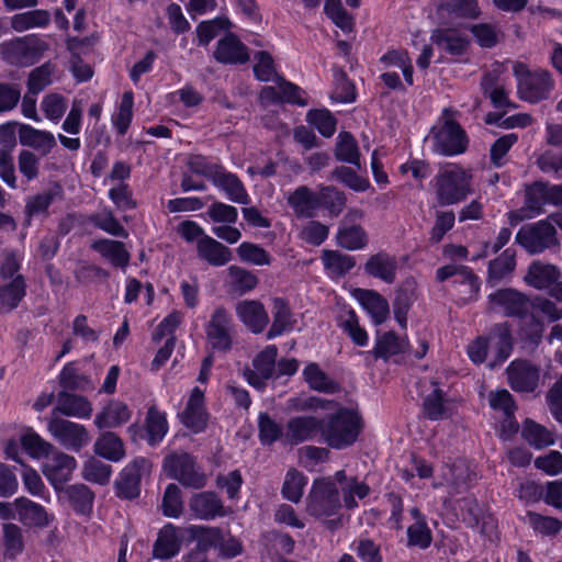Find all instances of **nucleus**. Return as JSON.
<instances>
[{
    "instance_id": "obj_1",
    "label": "nucleus",
    "mask_w": 562,
    "mask_h": 562,
    "mask_svg": "<svg viewBox=\"0 0 562 562\" xmlns=\"http://www.w3.org/2000/svg\"><path fill=\"white\" fill-rule=\"evenodd\" d=\"M515 337L512 324L507 321L495 323L483 334L476 336L467 347V355L472 363L480 366L491 358L487 368H501L513 355Z\"/></svg>"
},
{
    "instance_id": "obj_2",
    "label": "nucleus",
    "mask_w": 562,
    "mask_h": 562,
    "mask_svg": "<svg viewBox=\"0 0 562 562\" xmlns=\"http://www.w3.org/2000/svg\"><path fill=\"white\" fill-rule=\"evenodd\" d=\"M342 507L339 490L329 479H316L306 498V512L311 517L323 520L325 528L331 532L342 527Z\"/></svg>"
},
{
    "instance_id": "obj_3",
    "label": "nucleus",
    "mask_w": 562,
    "mask_h": 562,
    "mask_svg": "<svg viewBox=\"0 0 562 562\" xmlns=\"http://www.w3.org/2000/svg\"><path fill=\"white\" fill-rule=\"evenodd\" d=\"M321 436L331 449L342 450L355 445L363 429V418L355 409L339 407L321 418Z\"/></svg>"
},
{
    "instance_id": "obj_4",
    "label": "nucleus",
    "mask_w": 562,
    "mask_h": 562,
    "mask_svg": "<svg viewBox=\"0 0 562 562\" xmlns=\"http://www.w3.org/2000/svg\"><path fill=\"white\" fill-rule=\"evenodd\" d=\"M434 181L439 206L459 204L472 193L471 176L458 166L440 170Z\"/></svg>"
},
{
    "instance_id": "obj_5",
    "label": "nucleus",
    "mask_w": 562,
    "mask_h": 562,
    "mask_svg": "<svg viewBox=\"0 0 562 562\" xmlns=\"http://www.w3.org/2000/svg\"><path fill=\"white\" fill-rule=\"evenodd\" d=\"M513 74L520 99L530 103L546 100L553 88L551 75L547 70L531 71L525 63L516 61Z\"/></svg>"
},
{
    "instance_id": "obj_6",
    "label": "nucleus",
    "mask_w": 562,
    "mask_h": 562,
    "mask_svg": "<svg viewBox=\"0 0 562 562\" xmlns=\"http://www.w3.org/2000/svg\"><path fill=\"white\" fill-rule=\"evenodd\" d=\"M168 476L182 486L201 490L206 485L207 476L198 464L196 458L189 452L171 453L164 460Z\"/></svg>"
},
{
    "instance_id": "obj_7",
    "label": "nucleus",
    "mask_w": 562,
    "mask_h": 562,
    "mask_svg": "<svg viewBox=\"0 0 562 562\" xmlns=\"http://www.w3.org/2000/svg\"><path fill=\"white\" fill-rule=\"evenodd\" d=\"M48 45L36 35H27L1 44L3 59L11 64L33 65L47 50Z\"/></svg>"
},
{
    "instance_id": "obj_8",
    "label": "nucleus",
    "mask_w": 562,
    "mask_h": 562,
    "mask_svg": "<svg viewBox=\"0 0 562 562\" xmlns=\"http://www.w3.org/2000/svg\"><path fill=\"white\" fill-rule=\"evenodd\" d=\"M432 143L438 154L445 157H456L468 150L470 139L457 120L446 119L442 125L434 133Z\"/></svg>"
},
{
    "instance_id": "obj_9",
    "label": "nucleus",
    "mask_w": 562,
    "mask_h": 562,
    "mask_svg": "<svg viewBox=\"0 0 562 562\" xmlns=\"http://www.w3.org/2000/svg\"><path fill=\"white\" fill-rule=\"evenodd\" d=\"M515 241L530 255L541 254L558 243L557 231L548 221H538L522 225L515 236Z\"/></svg>"
},
{
    "instance_id": "obj_10",
    "label": "nucleus",
    "mask_w": 562,
    "mask_h": 562,
    "mask_svg": "<svg viewBox=\"0 0 562 562\" xmlns=\"http://www.w3.org/2000/svg\"><path fill=\"white\" fill-rule=\"evenodd\" d=\"M150 467L145 457H136L128 462L114 481V494L122 501H135L140 496L144 471Z\"/></svg>"
},
{
    "instance_id": "obj_11",
    "label": "nucleus",
    "mask_w": 562,
    "mask_h": 562,
    "mask_svg": "<svg viewBox=\"0 0 562 562\" xmlns=\"http://www.w3.org/2000/svg\"><path fill=\"white\" fill-rule=\"evenodd\" d=\"M540 367L528 359L516 358L505 370L508 386L516 393L536 392L540 382Z\"/></svg>"
},
{
    "instance_id": "obj_12",
    "label": "nucleus",
    "mask_w": 562,
    "mask_h": 562,
    "mask_svg": "<svg viewBox=\"0 0 562 562\" xmlns=\"http://www.w3.org/2000/svg\"><path fill=\"white\" fill-rule=\"evenodd\" d=\"M47 430L65 449L74 452L81 451L90 441L86 426L68 419H49Z\"/></svg>"
},
{
    "instance_id": "obj_13",
    "label": "nucleus",
    "mask_w": 562,
    "mask_h": 562,
    "mask_svg": "<svg viewBox=\"0 0 562 562\" xmlns=\"http://www.w3.org/2000/svg\"><path fill=\"white\" fill-rule=\"evenodd\" d=\"M487 302L492 311H501L506 317L524 319L529 314L528 296L513 288H503L490 293Z\"/></svg>"
},
{
    "instance_id": "obj_14",
    "label": "nucleus",
    "mask_w": 562,
    "mask_h": 562,
    "mask_svg": "<svg viewBox=\"0 0 562 562\" xmlns=\"http://www.w3.org/2000/svg\"><path fill=\"white\" fill-rule=\"evenodd\" d=\"M210 417L205 407L204 392L199 386H194L183 411L179 414L180 422L190 432L199 435L206 430Z\"/></svg>"
},
{
    "instance_id": "obj_15",
    "label": "nucleus",
    "mask_w": 562,
    "mask_h": 562,
    "mask_svg": "<svg viewBox=\"0 0 562 562\" xmlns=\"http://www.w3.org/2000/svg\"><path fill=\"white\" fill-rule=\"evenodd\" d=\"M169 430L167 414L158 409L156 405L148 407L144 426L133 424L128 427V431L133 436H138L146 440L150 447H157L162 442Z\"/></svg>"
},
{
    "instance_id": "obj_16",
    "label": "nucleus",
    "mask_w": 562,
    "mask_h": 562,
    "mask_svg": "<svg viewBox=\"0 0 562 562\" xmlns=\"http://www.w3.org/2000/svg\"><path fill=\"white\" fill-rule=\"evenodd\" d=\"M453 278V285H465L468 286L467 299L469 301H477L480 296L482 281L477 274L474 273L473 269L464 265L449 263L439 267L436 271V280L438 282H445Z\"/></svg>"
},
{
    "instance_id": "obj_17",
    "label": "nucleus",
    "mask_w": 562,
    "mask_h": 562,
    "mask_svg": "<svg viewBox=\"0 0 562 562\" xmlns=\"http://www.w3.org/2000/svg\"><path fill=\"white\" fill-rule=\"evenodd\" d=\"M214 59L222 65H245L250 59L248 46L233 32H226L217 41Z\"/></svg>"
},
{
    "instance_id": "obj_18",
    "label": "nucleus",
    "mask_w": 562,
    "mask_h": 562,
    "mask_svg": "<svg viewBox=\"0 0 562 562\" xmlns=\"http://www.w3.org/2000/svg\"><path fill=\"white\" fill-rule=\"evenodd\" d=\"M184 540L183 529L172 522L165 524L158 531L153 544V557L158 560H170L177 557Z\"/></svg>"
},
{
    "instance_id": "obj_19",
    "label": "nucleus",
    "mask_w": 562,
    "mask_h": 562,
    "mask_svg": "<svg viewBox=\"0 0 562 562\" xmlns=\"http://www.w3.org/2000/svg\"><path fill=\"white\" fill-rule=\"evenodd\" d=\"M231 316L224 306L214 310L209 321L205 333L212 348L218 351H228L233 341L229 334Z\"/></svg>"
},
{
    "instance_id": "obj_20",
    "label": "nucleus",
    "mask_w": 562,
    "mask_h": 562,
    "mask_svg": "<svg viewBox=\"0 0 562 562\" xmlns=\"http://www.w3.org/2000/svg\"><path fill=\"white\" fill-rule=\"evenodd\" d=\"M398 262L395 255L380 250L370 255L363 265V273L378 279L385 284H393L396 280Z\"/></svg>"
},
{
    "instance_id": "obj_21",
    "label": "nucleus",
    "mask_w": 562,
    "mask_h": 562,
    "mask_svg": "<svg viewBox=\"0 0 562 562\" xmlns=\"http://www.w3.org/2000/svg\"><path fill=\"white\" fill-rule=\"evenodd\" d=\"M18 508V520L26 528L44 529L54 520V515L47 513L46 508L25 496L15 498Z\"/></svg>"
},
{
    "instance_id": "obj_22",
    "label": "nucleus",
    "mask_w": 562,
    "mask_h": 562,
    "mask_svg": "<svg viewBox=\"0 0 562 562\" xmlns=\"http://www.w3.org/2000/svg\"><path fill=\"white\" fill-rule=\"evenodd\" d=\"M189 507L194 517L202 520H213L227 514L223 502L213 491L193 494L189 501Z\"/></svg>"
},
{
    "instance_id": "obj_23",
    "label": "nucleus",
    "mask_w": 562,
    "mask_h": 562,
    "mask_svg": "<svg viewBox=\"0 0 562 562\" xmlns=\"http://www.w3.org/2000/svg\"><path fill=\"white\" fill-rule=\"evenodd\" d=\"M322 420L312 415L291 417L286 423L285 437L291 445H300L312 440L316 434H321Z\"/></svg>"
},
{
    "instance_id": "obj_24",
    "label": "nucleus",
    "mask_w": 562,
    "mask_h": 562,
    "mask_svg": "<svg viewBox=\"0 0 562 562\" xmlns=\"http://www.w3.org/2000/svg\"><path fill=\"white\" fill-rule=\"evenodd\" d=\"M353 296L361 307L371 316L374 325H382L390 315L387 300L375 290L355 289Z\"/></svg>"
},
{
    "instance_id": "obj_25",
    "label": "nucleus",
    "mask_w": 562,
    "mask_h": 562,
    "mask_svg": "<svg viewBox=\"0 0 562 562\" xmlns=\"http://www.w3.org/2000/svg\"><path fill=\"white\" fill-rule=\"evenodd\" d=\"M239 321L254 334H260L269 324V316L260 301L244 300L236 305Z\"/></svg>"
},
{
    "instance_id": "obj_26",
    "label": "nucleus",
    "mask_w": 562,
    "mask_h": 562,
    "mask_svg": "<svg viewBox=\"0 0 562 562\" xmlns=\"http://www.w3.org/2000/svg\"><path fill=\"white\" fill-rule=\"evenodd\" d=\"M54 413L63 416L89 419L92 414L91 402L83 395L74 392L59 391L56 395Z\"/></svg>"
},
{
    "instance_id": "obj_27",
    "label": "nucleus",
    "mask_w": 562,
    "mask_h": 562,
    "mask_svg": "<svg viewBox=\"0 0 562 562\" xmlns=\"http://www.w3.org/2000/svg\"><path fill=\"white\" fill-rule=\"evenodd\" d=\"M91 249L109 260L114 268L125 269L131 260V254L121 240L100 238L91 244Z\"/></svg>"
},
{
    "instance_id": "obj_28",
    "label": "nucleus",
    "mask_w": 562,
    "mask_h": 562,
    "mask_svg": "<svg viewBox=\"0 0 562 562\" xmlns=\"http://www.w3.org/2000/svg\"><path fill=\"white\" fill-rule=\"evenodd\" d=\"M212 183L224 191L227 199L234 203L248 204L250 202V198L243 181L236 173L227 171L224 166L213 179Z\"/></svg>"
},
{
    "instance_id": "obj_29",
    "label": "nucleus",
    "mask_w": 562,
    "mask_h": 562,
    "mask_svg": "<svg viewBox=\"0 0 562 562\" xmlns=\"http://www.w3.org/2000/svg\"><path fill=\"white\" fill-rule=\"evenodd\" d=\"M272 317L267 339H274L293 329L295 321L286 299L278 296L272 300Z\"/></svg>"
},
{
    "instance_id": "obj_30",
    "label": "nucleus",
    "mask_w": 562,
    "mask_h": 562,
    "mask_svg": "<svg viewBox=\"0 0 562 562\" xmlns=\"http://www.w3.org/2000/svg\"><path fill=\"white\" fill-rule=\"evenodd\" d=\"M19 140L22 146L32 147L43 156L48 155L56 146V139L53 133L42 131L29 124L21 123L19 125Z\"/></svg>"
},
{
    "instance_id": "obj_31",
    "label": "nucleus",
    "mask_w": 562,
    "mask_h": 562,
    "mask_svg": "<svg viewBox=\"0 0 562 562\" xmlns=\"http://www.w3.org/2000/svg\"><path fill=\"white\" fill-rule=\"evenodd\" d=\"M26 289L23 274H18L8 283L0 285V313H10L15 310L26 296Z\"/></svg>"
},
{
    "instance_id": "obj_32",
    "label": "nucleus",
    "mask_w": 562,
    "mask_h": 562,
    "mask_svg": "<svg viewBox=\"0 0 562 562\" xmlns=\"http://www.w3.org/2000/svg\"><path fill=\"white\" fill-rule=\"evenodd\" d=\"M196 251L202 260L213 267L225 266L232 260L231 249L211 236H205L198 241Z\"/></svg>"
},
{
    "instance_id": "obj_33",
    "label": "nucleus",
    "mask_w": 562,
    "mask_h": 562,
    "mask_svg": "<svg viewBox=\"0 0 562 562\" xmlns=\"http://www.w3.org/2000/svg\"><path fill=\"white\" fill-rule=\"evenodd\" d=\"M131 418L128 406L120 401H111L95 415L94 425L99 429L116 428Z\"/></svg>"
},
{
    "instance_id": "obj_34",
    "label": "nucleus",
    "mask_w": 562,
    "mask_h": 562,
    "mask_svg": "<svg viewBox=\"0 0 562 562\" xmlns=\"http://www.w3.org/2000/svg\"><path fill=\"white\" fill-rule=\"evenodd\" d=\"M317 191H313L307 186L297 187L288 198V204L297 217H314L317 212Z\"/></svg>"
},
{
    "instance_id": "obj_35",
    "label": "nucleus",
    "mask_w": 562,
    "mask_h": 562,
    "mask_svg": "<svg viewBox=\"0 0 562 562\" xmlns=\"http://www.w3.org/2000/svg\"><path fill=\"white\" fill-rule=\"evenodd\" d=\"M430 41L451 56L463 55L470 45L465 36L456 34L451 29H435L430 34Z\"/></svg>"
},
{
    "instance_id": "obj_36",
    "label": "nucleus",
    "mask_w": 562,
    "mask_h": 562,
    "mask_svg": "<svg viewBox=\"0 0 562 562\" xmlns=\"http://www.w3.org/2000/svg\"><path fill=\"white\" fill-rule=\"evenodd\" d=\"M408 344L407 339L402 340L394 330L378 333L371 353L375 359L387 361L392 357L403 353Z\"/></svg>"
},
{
    "instance_id": "obj_37",
    "label": "nucleus",
    "mask_w": 562,
    "mask_h": 562,
    "mask_svg": "<svg viewBox=\"0 0 562 562\" xmlns=\"http://www.w3.org/2000/svg\"><path fill=\"white\" fill-rule=\"evenodd\" d=\"M521 438L532 448L542 450L555 443V435L546 426L531 418L522 422Z\"/></svg>"
},
{
    "instance_id": "obj_38",
    "label": "nucleus",
    "mask_w": 562,
    "mask_h": 562,
    "mask_svg": "<svg viewBox=\"0 0 562 562\" xmlns=\"http://www.w3.org/2000/svg\"><path fill=\"white\" fill-rule=\"evenodd\" d=\"M516 268V250L506 248L487 265V283L492 286L510 276Z\"/></svg>"
},
{
    "instance_id": "obj_39",
    "label": "nucleus",
    "mask_w": 562,
    "mask_h": 562,
    "mask_svg": "<svg viewBox=\"0 0 562 562\" xmlns=\"http://www.w3.org/2000/svg\"><path fill=\"white\" fill-rule=\"evenodd\" d=\"M561 277V271L554 265L535 261L529 266L525 280L530 286L544 290Z\"/></svg>"
},
{
    "instance_id": "obj_40",
    "label": "nucleus",
    "mask_w": 562,
    "mask_h": 562,
    "mask_svg": "<svg viewBox=\"0 0 562 562\" xmlns=\"http://www.w3.org/2000/svg\"><path fill=\"white\" fill-rule=\"evenodd\" d=\"M369 241L366 229L360 224H341L336 233V244L346 250H361Z\"/></svg>"
},
{
    "instance_id": "obj_41",
    "label": "nucleus",
    "mask_w": 562,
    "mask_h": 562,
    "mask_svg": "<svg viewBox=\"0 0 562 562\" xmlns=\"http://www.w3.org/2000/svg\"><path fill=\"white\" fill-rule=\"evenodd\" d=\"M94 453L111 462H119L125 457L122 439L112 431L102 432L95 440Z\"/></svg>"
},
{
    "instance_id": "obj_42",
    "label": "nucleus",
    "mask_w": 562,
    "mask_h": 562,
    "mask_svg": "<svg viewBox=\"0 0 562 562\" xmlns=\"http://www.w3.org/2000/svg\"><path fill=\"white\" fill-rule=\"evenodd\" d=\"M66 494L76 515L90 517L92 514L95 495L88 485H69L66 490Z\"/></svg>"
},
{
    "instance_id": "obj_43",
    "label": "nucleus",
    "mask_w": 562,
    "mask_h": 562,
    "mask_svg": "<svg viewBox=\"0 0 562 562\" xmlns=\"http://www.w3.org/2000/svg\"><path fill=\"white\" fill-rule=\"evenodd\" d=\"M88 224L93 227L120 238H127L128 231L115 217L114 212L105 206L100 212L92 213L87 218Z\"/></svg>"
},
{
    "instance_id": "obj_44",
    "label": "nucleus",
    "mask_w": 562,
    "mask_h": 562,
    "mask_svg": "<svg viewBox=\"0 0 562 562\" xmlns=\"http://www.w3.org/2000/svg\"><path fill=\"white\" fill-rule=\"evenodd\" d=\"M20 445L23 451L35 460L49 457L54 450V446L32 427H26L20 435Z\"/></svg>"
},
{
    "instance_id": "obj_45",
    "label": "nucleus",
    "mask_w": 562,
    "mask_h": 562,
    "mask_svg": "<svg viewBox=\"0 0 562 562\" xmlns=\"http://www.w3.org/2000/svg\"><path fill=\"white\" fill-rule=\"evenodd\" d=\"M303 379L307 383L308 387L313 391H317L326 394H334L338 392L339 385L337 382L331 380L328 374L323 371L318 363L310 362L303 369Z\"/></svg>"
},
{
    "instance_id": "obj_46",
    "label": "nucleus",
    "mask_w": 562,
    "mask_h": 562,
    "mask_svg": "<svg viewBox=\"0 0 562 562\" xmlns=\"http://www.w3.org/2000/svg\"><path fill=\"white\" fill-rule=\"evenodd\" d=\"M322 261L329 277H345L356 266V258L338 250H323Z\"/></svg>"
},
{
    "instance_id": "obj_47",
    "label": "nucleus",
    "mask_w": 562,
    "mask_h": 562,
    "mask_svg": "<svg viewBox=\"0 0 562 562\" xmlns=\"http://www.w3.org/2000/svg\"><path fill=\"white\" fill-rule=\"evenodd\" d=\"M279 91L273 87L262 88L261 94L263 98L272 101H281L289 104H296L300 106L306 105V100L302 98L303 90L291 81L283 80L279 86Z\"/></svg>"
},
{
    "instance_id": "obj_48",
    "label": "nucleus",
    "mask_w": 562,
    "mask_h": 562,
    "mask_svg": "<svg viewBox=\"0 0 562 562\" xmlns=\"http://www.w3.org/2000/svg\"><path fill=\"white\" fill-rule=\"evenodd\" d=\"M3 554L9 560H15L25 549L23 531L13 522L2 525Z\"/></svg>"
},
{
    "instance_id": "obj_49",
    "label": "nucleus",
    "mask_w": 562,
    "mask_h": 562,
    "mask_svg": "<svg viewBox=\"0 0 562 562\" xmlns=\"http://www.w3.org/2000/svg\"><path fill=\"white\" fill-rule=\"evenodd\" d=\"M346 195L333 186H324L317 191V211L326 210L333 217H337L346 206Z\"/></svg>"
},
{
    "instance_id": "obj_50",
    "label": "nucleus",
    "mask_w": 562,
    "mask_h": 562,
    "mask_svg": "<svg viewBox=\"0 0 562 562\" xmlns=\"http://www.w3.org/2000/svg\"><path fill=\"white\" fill-rule=\"evenodd\" d=\"M61 187L58 183H55V186L49 190L43 191L29 198L24 210L25 215L27 217H33L37 215H48V210L50 205L58 195H61Z\"/></svg>"
},
{
    "instance_id": "obj_51",
    "label": "nucleus",
    "mask_w": 562,
    "mask_h": 562,
    "mask_svg": "<svg viewBox=\"0 0 562 562\" xmlns=\"http://www.w3.org/2000/svg\"><path fill=\"white\" fill-rule=\"evenodd\" d=\"M334 154L338 161L360 167L361 155L358 142L350 132L339 133Z\"/></svg>"
},
{
    "instance_id": "obj_52",
    "label": "nucleus",
    "mask_w": 562,
    "mask_h": 562,
    "mask_svg": "<svg viewBox=\"0 0 562 562\" xmlns=\"http://www.w3.org/2000/svg\"><path fill=\"white\" fill-rule=\"evenodd\" d=\"M465 29L472 34L474 42L481 48L490 49L495 47L503 36L498 26L490 22L469 24Z\"/></svg>"
},
{
    "instance_id": "obj_53",
    "label": "nucleus",
    "mask_w": 562,
    "mask_h": 562,
    "mask_svg": "<svg viewBox=\"0 0 562 562\" xmlns=\"http://www.w3.org/2000/svg\"><path fill=\"white\" fill-rule=\"evenodd\" d=\"M49 23L50 13L42 9L18 13L11 18V27L16 32H24L34 27H46Z\"/></svg>"
},
{
    "instance_id": "obj_54",
    "label": "nucleus",
    "mask_w": 562,
    "mask_h": 562,
    "mask_svg": "<svg viewBox=\"0 0 562 562\" xmlns=\"http://www.w3.org/2000/svg\"><path fill=\"white\" fill-rule=\"evenodd\" d=\"M441 8L450 16L461 20L474 21L482 15L479 0H445Z\"/></svg>"
},
{
    "instance_id": "obj_55",
    "label": "nucleus",
    "mask_w": 562,
    "mask_h": 562,
    "mask_svg": "<svg viewBox=\"0 0 562 562\" xmlns=\"http://www.w3.org/2000/svg\"><path fill=\"white\" fill-rule=\"evenodd\" d=\"M543 331V323L535 315H531L527 321H522L518 331L521 348L536 349L542 340Z\"/></svg>"
},
{
    "instance_id": "obj_56",
    "label": "nucleus",
    "mask_w": 562,
    "mask_h": 562,
    "mask_svg": "<svg viewBox=\"0 0 562 562\" xmlns=\"http://www.w3.org/2000/svg\"><path fill=\"white\" fill-rule=\"evenodd\" d=\"M134 108V93L133 91H125L122 94L121 101L116 111L112 115V124L117 134L125 135L131 126L133 120Z\"/></svg>"
},
{
    "instance_id": "obj_57",
    "label": "nucleus",
    "mask_w": 562,
    "mask_h": 562,
    "mask_svg": "<svg viewBox=\"0 0 562 562\" xmlns=\"http://www.w3.org/2000/svg\"><path fill=\"white\" fill-rule=\"evenodd\" d=\"M416 300L415 291L408 288H398L392 303L394 319L403 330L407 329V315Z\"/></svg>"
},
{
    "instance_id": "obj_58",
    "label": "nucleus",
    "mask_w": 562,
    "mask_h": 562,
    "mask_svg": "<svg viewBox=\"0 0 562 562\" xmlns=\"http://www.w3.org/2000/svg\"><path fill=\"white\" fill-rule=\"evenodd\" d=\"M231 292L245 295L252 291L259 283L258 277L239 266H231L228 268Z\"/></svg>"
},
{
    "instance_id": "obj_59",
    "label": "nucleus",
    "mask_w": 562,
    "mask_h": 562,
    "mask_svg": "<svg viewBox=\"0 0 562 562\" xmlns=\"http://www.w3.org/2000/svg\"><path fill=\"white\" fill-rule=\"evenodd\" d=\"M231 26L232 23L226 16H215L212 20L200 22L195 29L198 44L200 46L209 45L221 32H228Z\"/></svg>"
},
{
    "instance_id": "obj_60",
    "label": "nucleus",
    "mask_w": 562,
    "mask_h": 562,
    "mask_svg": "<svg viewBox=\"0 0 562 562\" xmlns=\"http://www.w3.org/2000/svg\"><path fill=\"white\" fill-rule=\"evenodd\" d=\"M549 203L547 183L542 181L533 182L526 190L524 209L536 217L544 212L543 206Z\"/></svg>"
},
{
    "instance_id": "obj_61",
    "label": "nucleus",
    "mask_w": 562,
    "mask_h": 562,
    "mask_svg": "<svg viewBox=\"0 0 562 562\" xmlns=\"http://www.w3.org/2000/svg\"><path fill=\"white\" fill-rule=\"evenodd\" d=\"M306 122L317 130L323 137H331L337 127V120L326 108L311 109L306 113Z\"/></svg>"
},
{
    "instance_id": "obj_62",
    "label": "nucleus",
    "mask_w": 562,
    "mask_h": 562,
    "mask_svg": "<svg viewBox=\"0 0 562 562\" xmlns=\"http://www.w3.org/2000/svg\"><path fill=\"white\" fill-rule=\"evenodd\" d=\"M307 484V476L296 470L290 469L282 485V497L291 503L297 504L302 496L305 485Z\"/></svg>"
},
{
    "instance_id": "obj_63",
    "label": "nucleus",
    "mask_w": 562,
    "mask_h": 562,
    "mask_svg": "<svg viewBox=\"0 0 562 562\" xmlns=\"http://www.w3.org/2000/svg\"><path fill=\"white\" fill-rule=\"evenodd\" d=\"M283 437V428L267 412L258 415V439L263 447H269Z\"/></svg>"
},
{
    "instance_id": "obj_64",
    "label": "nucleus",
    "mask_w": 562,
    "mask_h": 562,
    "mask_svg": "<svg viewBox=\"0 0 562 562\" xmlns=\"http://www.w3.org/2000/svg\"><path fill=\"white\" fill-rule=\"evenodd\" d=\"M526 516L532 530L541 536L554 537L562 530V520L557 517L544 516L532 510H528Z\"/></svg>"
}]
</instances>
